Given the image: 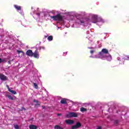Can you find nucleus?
I'll use <instances>...</instances> for the list:
<instances>
[{"label": "nucleus", "mask_w": 129, "mask_h": 129, "mask_svg": "<svg viewBox=\"0 0 129 129\" xmlns=\"http://www.w3.org/2000/svg\"><path fill=\"white\" fill-rule=\"evenodd\" d=\"M92 20L93 21L92 23H93L94 24H96V23L98 22L97 15H93L92 17Z\"/></svg>", "instance_id": "5"}, {"label": "nucleus", "mask_w": 129, "mask_h": 129, "mask_svg": "<svg viewBox=\"0 0 129 129\" xmlns=\"http://www.w3.org/2000/svg\"><path fill=\"white\" fill-rule=\"evenodd\" d=\"M119 122V121H118V120H115L114 121V124H115V125H116Z\"/></svg>", "instance_id": "21"}, {"label": "nucleus", "mask_w": 129, "mask_h": 129, "mask_svg": "<svg viewBox=\"0 0 129 129\" xmlns=\"http://www.w3.org/2000/svg\"><path fill=\"white\" fill-rule=\"evenodd\" d=\"M90 53L91 54H93L94 53V50H91Z\"/></svg>", "instance_id": "26"}, {"label": "nucleus", "mask_w": 129, "mask_h": 129, "mask_svg": "<svg viewBox=\"0 0 129 129\" xmlns=\"http://www.w3.org/2000/svg\"><path fill=\"white\" fill-rule=\"evenodd\" d=\"M0 79L3 81H6V80H8V78L5 75L0 74Z\"/></svg>", "instance_id": "8"}, {"label": "nucleus", "mask_w": 129, "mask_h": 129, "mask_svg": "<svg viewBox=\"0 0 129 129\" xmlns=\"http://www.w3.org/2000/svg\"><path fill=\"white\" fill-rule=\"evenodd\" d=\"M33 56L34 58H37V59H38L39 52L38 51V50H36L35 51L34 53H33Z\"/></svg>", "instance_id": "9"}, {"label": "nucleus", "mask_w": 129, "mask_h": 129, "mask_svg": "<svg viewBox=\"0 0 129 129\" xmlns=\"http://www.w3.org/2000/svg\"><path fill=\"white\" fill-rule=\"evenodd\" d=\"M23 110H26V108L25 107H22L21 109L20 110V111H23Z\"/></svg>", "instance_id": "23"}, {"label": "nucleus", "mask_w": 129, "mask_h": 129, "mask_svg": "<svg viewBox=\"0 0 129 129\" xmlns=\"http://www.w3.org/2000/svg\"><path fill=\"white\" fill-rule=\"evenodd\" d=\"M103 54H108V50L106 48H103L101 51L99 52V55L102 58H108L109 61L111 60V55H109L108 56L106 55H103Z\"/></svg>", "instance_id": "1"}, {"label": "nucleus", "mask_w": 129, "mask_h": 129, "mask_svg": "<svg viewBox=\"0 0 129 129\" xmlns=\"http://www.w3.org/2000/svg\"><path fill=\"white\" fill-rule=\"evenodd\" d=\"M6 97H8L10 100H14V97L11 96V95H6Z\"/></svg>", "instance_id": "16"}, {"label": "nucleus", "mask_w": 129, "mask_h": 129, "mask_svg": "<svg viewBox=\"0 0 129 129\" xmlns=\"http://www.w3.org/2000/svg\"><path fill=\"white\" fill-rule=\"evenodd\" d=\"M50 19H52L53 21H58V22H62L63 21V17L60 15V14H58L55 16H50Z\"/></svg>", "instance_id": "2"}, {"label": "nucleus", "mask_w": 129, "mask_h": 129, "mask_svg": "<svg viewBox=\"0 0 129 129\" xmlns=\"http://www.w3.org/2000/svg\"><path fill=\"white\" fill-rule=\"evenodd\" d=\"M78 22L81 25H84L85 23V18H80L78 19Z\"/></svg>", "instance_id": "7"}, {"label": "nucleus", "mask_w": 129, "mask_h": 129, "mask_svg": "<svg viewBox=\"0 0 129 129\" xmlns=\"http://www.w3.org/2000/svg\"><path fill=\"white\" fill-rule=\"evenodd\" d=\"M54 129H63V127H61L59 125H55L54 127Z\"/></svg>", "instance_id": "17"}, {"label": "nucleus", "mask_w": 129, "mask_h": 129, "mask_svg": "<svg viewBox=\"0 0 129 129\" xmlns=\"http://www.w3.org/2000/svg\"><path fill=\"white\" fill-rule=\"evenodd\" d=\"M33 87H34V88H35L36 89H38V84H37V83H33Z\"/></svg>", "instance_id": "20"}, {"label": "nucleus", "mask_w": 129, "mask_h": 129, "mask_svg": "<svg viewBox=\"0 0 129 129\" xmlns=\"http://www.w3.org/2000/svg\"><path fill=\"white\" fill-rule=\"evenodd\" d=\"M47 40L49 41H53V36L52 35L49 36L47 38Z\"/></svg>", "instance_id": "19"}, {"label": "nucleus", "mask_w": 129, "mask_h": 129, "mask_svg": "<svg viewBox=\"0 0 129 129\" xmlns=\"http://www.w3.org/2000/svg\"><path fill=\"white\" fill-rule=\"evenodd\" d=\"M14 8H15L17 11H21V10H22L21 6H19L18 5H14Z\"/></svg>", "instance_id": "15"}, {"label": "nucleus", "mask_w": 129, "mask_h": 129, "mask_svg": "<svg viewBox=\"0 0 129 129\" xmlns=\"http://www.w3.org/2000/svg\"><path fill=\"white\" fill-rule=\"evenodd\" d=\"M14 128L16 129H19V125L18 124L14 125Z\"/></svg>", "instance_id": "22"}, {"label": "nucleus", "mask_w": 129, "mask_h": 129, "mask_svg": "<svg viewBox=\"0 0 129 129\" xmlns=\"http://www.w3.org/2000/svg\"><path fill=\"white\" fill-rule=\"evenodd\" d=\"M7 87H8V91L10 92H11V93H12L13 94H17V92L10 89V87L9 86H7Z\"/></svg>", "instance_id": "11"}, {"label": "nucleus", "mask_w": 129, "mask_h": 129, "mask_svg": "<svg viewBox=\"0 0 129 129\" xmlns=\"http://www.w3.org/2000/svg\"><path fill=\"white\" fill-rule=\"evenodd\" d=\"M80 111L82 112H84V111H87V109L82 107L80 108Z\"/></svg>", "instance_id": "18"}, {"label": "nucleus", "mask_w": 129, "mask_h": 129, "mask_svg": "<svg viewBox=\"0 0 129 129\" xmlns=\"http://www.w3.org/2000/svg\"><path fill=\"white\" fill-rule=\"evenodd\" d=\"M57 116H60L62 115V114L61 113H58V114H57Z\"/></svg>", "instance_id": "27"}, {"label": "nucleus", "mask_w": 129, "mask_h": 129, "mask_svg": "<svg viewBox=\"0 0 129 129\" xmlns=\"http://www.w3.org/2000/svg\"><path fill=\"white\" fill-rule=\"evenodd\" d=\"M17 53L19 55L21 54V53H22V54H21V56H25V52H24V51H21V50H17Z\"/></svg>", "instance_id": "13"}, {"label": "nucleus", "mask_w": 129, "mask_h": 129, "mask_svg": "<svg viewBox=\"0 0 129 129\" xmlns=\"http://www.w3.org/2000/svg\"><path fill=\"white\" fill-rule=\"evenodd\" d=\"M42 107H43V108H44V106H42Z\"/></svg>", "instance_id": "35"}, {"label": "nucleus", "mask_w": 129, "mask_h": 129, "mask_svg": "<svg viewBox=\"0 0 129 129\" xmlns=\"http://www.w3.org/2000/svg\"><path fill=\"white\" fill-rule=\"evenodd\" d=\"M78 115L75 112H70L66 115V117L70 118V117H77Z\"/></svg>", "instance_id": "3"}, {"label": "nucleus", "mask_w": 129, "mask_h": 129, "mask_svg": "<svg viewBox=\"0 0 129 129\" xmlns=\"http://www.w3.org/2000/svg\"><path fill=\"white\" fill-rule=\"evenodd\" d=\"M0 63H2V58H0Z\"/></svg>", "instance_id": "31"}, {"label": "nucleus", "mask_w": 129, "mask_h": 129, "mask_svg": "<svg viewBox=\"0 0 129 129\" xmlns=\"http://www.w3.org/2000/svg\"><path fill=\"white\" fill-rule=\"evenodd\" d=\"M80 127H81V123L80 122H77L76 124L73 125L71 129H77V128H80Z\"/></svg>", "instance_id": "4"}, {"label": "nucleus", "mask_w": 129, "mask_h": 129, "mask_svg": "<svg viewBox=\"0 0 129 129\" xmlns=\"http://www.w3.org/2000/svg\"><path fill=\"white\" fill-rule=\"evenodd\" d=\"M8 64H11V61H8Z\"/></svg>", "instance_id": "30"}, {"label": "nucleus", "mask_w": 129, "mask_h": 129, "mask_svg": "<svg viewBox=\"0 0 129 129\" xmlns=\"http://www.w3.org/2000/svg\"><path fill=\"white\" fill-rule=\"evenodd\" d=\"M127 59H126V60H129V56L128 55L127 56Z\"/></svg>", "instance_id": "29"}, {"label": "nucleus", "mask_w": 129, "mask_h": 129, "mask_svg": "<svg viewBox=\"0 0 129 129\" xmlns=\"http://www.w3.org/2000/svg\"><path fill=\"white\" fill-rule=\"evenodd\" d=\"M33 102H36V103H38L39 101H38V100L34 99L33 100Z\"/></svg>", "instance_id": "25"}, {"label": "nucleus", "mask_w": 129, "mask_h": 129, "mask_svg": "<svg viewBox=\"0 0 129 129\" xmlns=\"http://www.w3.org/2000/svg\"><path fill=\"white\" fill-rule=\"evenodd\" d=\"M42 107H43V108H44V106H42Z\"/></svg>", "instance_id": "36"}, {"label": "nucleus", "mask_w": 129, "mask_h": 129, "mask_svg": "<svg viewBox=\"0 0 129 129\" xmlns=\"http://www.w3.org/2000/svg\"><path fill=\"white\" fill-rule=\"evenodd\" d=\"M42 107H43V108H44V106H42Z\"/></svg>", "instance_id": "34"}, {"label": "nucleus", "mask_w": 129, "mask_h": 129, "mask_svg": "<svg viewBox=\"0 0 129 129\" xmlns=\"http://www.w3.org/2000/svg\"><path fill=\"white\" fill-rule=\"evenodd\" d=\"M89 49H93V47H89Z\"/></svg>", "instance_id": "32"}, {"label": "nucleus", "mask_w": 129, "mask_h": 129, "mask_svg": "<svg viewBox=\"0 0 129 129\" xmlns=\"http://www.w3.org/2000/svg\"><path fill=\"white\" fill-rule=\"evenodd\" d=\"M36 105H40V104H36Z\"/></svg>", "instance_id": "33"}, {"label": "nucleus", "mask_w": 129, "mask_h": 129, "mask_svg": "<svg viewBox=\"0 0 129 129\" xmlns=\"http://www.w3.org/2000/svg\"><path fill=\"white\" fill-rule=\"evenodd\" d=\"M60 103L61 104H67V101H66V99L63 98L60 100Z\"/></svg>", "instance_id": "12"}, {"label": "nucleus", "mask_w": 129, "mask_h": 129, "mask_svg": "<svg viewBox=\"0 0 129 129\" xmlns=\"http://www.w3.org/2000/svg\"><path fill=\"white\" fill-rule=\"evenodd\" d=\"M33 119H34V118H31V119H29V121L33 120Z\"/></svg>", "instance_id": "28"}, {"label": "nucleus", "mask_w": 129, "mask_h": 129, "mask_svg": "<svg viewBox=\"0 0 129 129\" xmlns=\"http://www.w3.org/2000/svg\"><path fill=\"white\" fill-rule=\"evenodd\" d=\"M26 55L27 56H29V57H33V55H34V53L33 52V51L31 49H29L26 51Z\"/></svg>", "instance_id": "6"}, {"label": "nucleus", "mask_w": 129, "mask_h": 129, "mask_svg": "<svg viewBox=\"0 0 129 129\" xmlns=\"http://www.w3.org/2000/svg\"><path fill=\"white\" fill-rule=\"evenodd\" d=\"M29 128L30 129H37L38 128V127L34 124H31L29 125Z\"/></svg>", "instance_id": "14"}, {"label": "nucleus", "mask_w": 129, "mask_h": 129, "mask_svg": "<svg viewBox=\"0 0 129 129\" xmlns=\"http://www.w3.org/2000/svg\"><path fill=\"white\" fill-rule=\"evenodd\" d=\"M6 62V58L2 59V63L3 62Z\"/></svg>", "instance_id": "24"}, {"label": "nucleus", "mask_w": 129, "mask_h": 129, "mask_svg": "<svg viewBox=\"0 0 129 129\" xmlns=\"http://www.w3.org/2000/svg\"><path fill=\"white\" fill-rule=\"evenodd\" d=\"M66 123H67V124H73V123H74V120H71V119H67L66 120Z\"/></svg>", "instance_id": "10"}]
</instances>
